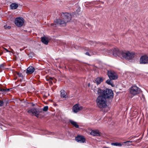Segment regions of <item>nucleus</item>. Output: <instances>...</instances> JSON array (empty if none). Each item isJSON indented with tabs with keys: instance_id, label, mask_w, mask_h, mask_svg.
Instances as JSON below:
<instances>
[{
	"instance_id": "nucleus-24",
	"label": "nucleus",
	"mask_w": 148,
	"mask_h": 148,
	"mask_svg": "<svg viewBox=\"0 0 148 148\" xmlns=\"http://www.w3.org/2000/svg\"><path fill=\"white\" fill-rule=\"evenodd\" d=\"M48 109V107L47 106H45L43 108V110L44 111H47Z\"/></svg>"
},
{
	"instance_id": "nucleus-11",
	"label": "nucleus",
	"mask_w": 148,
	"mask_h": 148,
	"mask_svg": "<svg viewBox=\"0 0 148 148\" xmlns=\"http://www.w3.org/2000/svg\"><path fill=\"white\" fill-rule=\"evenodd\" d=\"M82 107L78 104H76L73 107V110L74 113H76L82 109Z\"/></svg>"
},
{
	"instance_id": "nucleus-1",
	"label": "nucleus",
	"mask_w": 148,
	"mask_h": 148,
	"mask_svg": "<svg viewBox=\"0 0 148 148\" xmlns=\"http://www.w3.org/2000/svg\"><path fill=\"white\" fill-rule=\"evenodd\" d=\"M94 91L96 93L104 97L106 99L112 100L113 98V92L111 89L107 88L103 90L100 88H97L94 89Z\"/></svg>"
},
{
	"instance_id": "nucleus-17",
	"label": "nucleus",
	"mask_w": 148,
	"mask_h": 148,
	"mask_svg": "<svg viewBox=\"0 0 148 148\" xmlns=\"http://www.w3.org/2000/svg\"><path fill=\"white\" fill-rule=\"evenodd\" d=\"M61 97L62 98H68V97L66 96V93L64 90H61Z\"/></svg>"
},
{
	"instance_id": "nucleus-9",
	"label": "nucleus",
	"mask_w": 148,
	"mask_h": 148,
	"mask_svg": "<svg viewBox=\"0 0 148 148\" xmlns=\"http://www.w3.org/2000/svg\"><path fill=\"white\" fill-rule=\"evenodd\" d=\"M108 75L110 79L115 80L117 78V76L114 71H108Z\"/></svg>"
},
{
	"instance_id": "nucleus-21",
	"label": "nucleus",
	"mask_w": 148,
	"mask_h": 148,
	"mask_svg": "<svg viewBox=\"0 0 148 148\" xmlns=\"http://www.w3.org/2000/svg\"><path fill=\"white\" fill-rule=\"evenodd\" d=\"M111 145H112L119 147L121 146L122 145L121 143H111Z\"/></svg>"
},
{
	"instance_id": "nucleus-29",
	"label": "nucleus",
	"mask_w": 148,
	"mask_h": 148,
	"mask_svg": "<svg viewBox=\"0 0 148 148\" xmlns=\"http://www.w3.org/2000/svg\"><path fill=\"white\" fill-rule=\"evenodd\" d=\"M3 104V101L0 100V106H2Z\"/></svg>"
},
{
	"instance_id": "nucleus-32",
	"label": "nucleus",
	"mask_w": 148,
	"mask_h": 148,
	"mask_svg": "<svg viewBox=\"0 0 148 148\" xmlns=\"http://www.w3.org/2000/svg\"><path fill=\"white\" fill-rule=\"evenodd\" d=\"M130 142V141H127V142H124L123 143H128V142Z\"/></svg>"
},
{
	"instance_id": "nucleus-2",
	"label": "nucleus",
	"mask_w": 148,
	"mask_h": 148,
	"mask_svg": "<svg viewBox=\"0 0 148 148\" xmlns=\"http://www.w3.org/2000/svg\"><path fill=\"white\" fill-rule=\"evenodd\" d=\"M61 19H57L54 21L56 24L60 25L61 26H65L66 25L67 23L71 19V15L68 13H63L62 14Z\"/></svg>"
},
{
	"instance_id": "nucleus-12",
	"label": "nucleus",
	"mask_w": 148,
	"mask_h": 148,
	"mask_svg": "<svg viewBox=\"0 0 148 148\" xmlns=\"http://www.w3.org/2000/svg\"><path fill=\"white\" fill-rule=\"evenodd\" d=\"M75 140L79 143H84L85 141V139L84 137L82 136L78 135L75 138Z\"/></svg>"
},
{
	"instance_id": "nucleus-35",
	"label": "nucleus",
	"mask_w": 148,
	"mask_h": 148,
	"mask_svg": "<svg viewBox=\"0 0 148 148\" xmlns=\"http://www.w3.org/2000/svg\"><path fill=\"white\" fill-rule=\"evenodd\" d=\"M50 79H52V77H50Z\"/></svg>"
},
{
	"instance_id": "nucleus-23",
	"label": "nucleus",
	"mask_w": 148,
	"mask_h": 148,
	"mask_svg": "<svg viewBox=\"0 0 148 148\" xmlns=\"http://www.w3.org/2000/svg\"><path fill=\"white\" fill-rule=\"evenodd\" d=\"M16 74L19 77H22V79H23V75L22 73L19 72H17Z\"/></svg>"
},
{
	"instance_id": "nucleus-19",
	"label": "nucleus",
	"mask_w": 148,
	"mask_h": 148,
	"mask_svg": "<svg viewBox=\"0 0 148 148\" xmlns=\"http://www.w3.org/2000/svg\"><path fill=\"white\" fill-rule=\"evenodd\" d=\"M95 81L97 84L98 85L103 81V79L102 77H98L96 79Z\"/></svg>"
},
{
	"instance_id": "nucleus-28",
	"label": "nucleus",
	"mask_w": 148,
	"mask_h": 148,
	"mask_svg": "<svg viewBox=\"0 0 148 148\" xmlns=\"http://www.w3.org/2000/svg\"><path fill=\"white\" fill-rule=\"evenodd\" d=\"M96 43L94 42H91L90 43V44L91 45H95Z\"/></svg>"
},
{
	"instance_id": "nucleus-33",
	"label": "nucleus",
	"mask_w": 148,
	"mask_h": 148,
	"mask_svg": "<svg viewBox=\"0 0 148 148\" xmlns=\"http://www.w3.org/2000/svg\"><path fill=\"white\" fill-rule=\"evenodd\" d=\"M6 90V91H8L9 90V89H5Z\"/></svg>"
},
{
	"instance_id": "nucleus-16",
	"label": "nucleus",
	"mask_w": 148,
	"mask_h": 148,
	"mask_svg": "<svg viewBox=\"0 0 148 148\" xmlns=\"http://www.w3.org/2000/svg\"><path fill=\"white\" fill-rule=\"evenodd\" d=\"M18 5L17 3H13L10 4V7L11 9L12 10H14L17 8L18 7Z\"/></svg>"
},
{
	"instance_id": "nucleus-30",
	"label": "nucleus",
	"mask_w": 148,
	"mask_h": 148,
	"mask_svg": "<svg viewBox=\"0 0 148 148\" xmlns=\"http://www.w3.org/2000/svg\"><path fill=\"white\" fill-rule=\"evenodd\" d=\"M6 90L5 89L1 88L0 89V91L1 92H4L6 91Z\"/></svg>"
},
{
	"instance_id": "nucleus-27",
	"label": "nucleus",
	"mask_w": 148,
	"mask_h": 148,
	"mask_svg": "<svg viewBox=\"0 0 148 148\" xmlns=\"http://www.w3.org/2000/svg\"><path fill=\"white\" fill-rule=\"evenodd\" d=\"M4 27L6 29H10L11 28V27L10 26H7L6 25H4Z\"/></svg>"
},
{
	"instance_id": "nucleus-5",
	"label": "nucleus",
	"mask_w": 148,
	"mask_h": 148,
	"mask_svg": "<svg viewBox=\"0 0 148 148\" xmlns=\"http://www.w3.org/2000/svg\"><path fill=\"white\" fill-rule=\"evenodd\" d=\"M27 112L29 114L32 113V115H34L37 117H38L40 113L38 109L34 108L29 109Z\"/></svg>"
},
{
	"instance_id": "nucleus-4",
	"label": "nucleus",
	"mask_w": 148,
	"mask_h": 148,
	"mask_svg": "<svg viewBox=\"0 0 148 148\" xmlns=\"http://www.w3.org/2000/svg\"><path fill=\"white\" fill-rule=\"evenodd\" d=\"M134 53L132 52L123 51L122 52V58L128 60L132 59L134 57Z\"/></svg>"
},
{
	"instance_id": "nucleus-7",
	"label": "nucleus",
	"mask_w": 148,
	"mask_h": 148,
	"mask_svg": "<svg viewBox=\"0 0 148 148\" xmlns=\"http://www.w3.org/2000/svg\"><path fill=\"white\" fill-rule=\"evenodd\" d=\"M24 20L22 17H18L16 18L14 23L15 25L18 27L22 26L24 23Z\"/></svg>"
},
{
	"instance_id": "nucleus-10",
	"label": "nucleus",
	"mask_w": 148,
	"mask_h": 148,
	"mask_svg": "<svg viewBox=\"0 0 148 148\" xmlns=\"http://www.w3.org/2000/svg\"><path fill=\"white\" fill-rule=\"evenodd\" d=\"M140 64H146L148 63V56L146 55L142 56L140 59Z\"/></svg>"
},
{
	"instance_id": "nucleus-25",
	"label": "nucleus",
	"mask_w": 148,
	"mask_h": 148,
	"mask_svg": "<svg viewBox=\"0 0 148 148\" xmlns=\"http://www.w3.org/2000/svg\"><path fill=\"white\" fill-rule=\"evenodd\" d=\"M28 56L29 57L32 58L34 56V54L33 53H31L28 54Z\"/></svg>"
},
{
	"instance_id": "nucleus-6",
	"label": "nucleus",
	"mask_w": 148,
	"mask_h": 148,
	"mask_svg": "<svg viewBox=\"0 0 148 148\" xmlns=\"http://www.w3.org/2000/svg\"><path fill=\"white\" fill-rule=\"evenodd\" d=\"M140 89L136 86H133L130 89V93L133 95H136L139 93Z\"/></svg>"
},
{
	"instance_id": "nucleus-3",
	"label": "nucleus",
	"mask_w": 148,
	"mask_h": 148,
	"mask_svg": "<svg viewBox=\"0 0 148 148\" xmlns=\"http://www.w3.org/2000/svg\"><path fill=\"white\" fill-rule=\"evenodd\" d=\"M98 96L96 100V103L97 106L101 109H104V111L106 112L108 109L107 105L106 99L100 95Z\"/></svg>"
},
{
	"instance_id": "nucleus-8",
	"label": "nucleus",
	"mask_w": 148,
	"mask_h": 148,
	"mask_svg": "<svg viewBox=\"0 0 148 148\" xmlns=\"http://www.w3.org/2000/svg\"><path fill=\"white\" fill-rule=\"evenodd\" d=\"M111 51L113 53V55L115 57H119L122 58V52L123 51H119L117 48H114Z\"/></svg>"
},
{
	"instance_id": "nucleus-15",
	"label": "nucleus",
	"mask_w": 148,
	"mask_h": 148,
	"mask_svg": "<svg viewBox=\"0 0 148 148\" xmlns=\"http://www.w3.org/2000/svg\"><path fill=\"white\" fill-rule=\"evenodd\" d=\"M84 49L85 51L89 52L91 56L95 54L96 53V52L92 49H89L87 47H85Z\"/></svg>"
},
{
	"instance_id": "nucleus-13",
	"label": "nucleus",
	"mask_w": 148,
	"mask_h": 148,
	"mask_svg": "<svg viewBox=\"0 0 148 148\" xmlns=\"http://www.w3.org/2000/svg\"><path fill=\"white\" fill-rule=\"evenodd\" d=\"M35 70V68L32 66H29L27 69L26 73L27 74H31L33 73Z\"/></svg>"
},
{
	"instance_id": "nucleus-34",
	"label": "nucleus",
	"mask_w": 148,
	"mask_h": 148,
	"mask_svg": "<svg viewBox=\"0 0 148 148\" xmlns=\"http://www.w3.org/2000/svg\"><path fill=\"white\" fill-rule=\"evenodd\" d=\"M35 106V104H33V105H32V106Z\"/></svg>"
},
{
	"instance_id": "nucleus-14",
	"label": "nucleus",
	"mask_w": 148,
	"mask_h": 148,
	"mask_svg": "<svg viewBox=\"0 0 148 148\" xmlns=\"http://www.w3.org/2000/svg\"><path fill=\"white\" fill-rule=\"evenodd\" d=\"M90 134L93 136H99L100 135L99 132L97 130H92Z\"/></svg>"
},
{
	"instance_id": "nucleus-20",
	"label": "nucleus",
	"mask_w": 148,
	"mask_h": 148,
	"mask_svg": "<svg viewBox=\"0 0 148 148\" xmlns=\"http://www.w3.org/2000/svg\"><path fill=\"white\" fill-rule=\"evenodd\" d=\"M69 121L71 123V124L75 127L77 128H79V126L77 124V123L76 122L73 121L71 120H69Z\"/></svg>"
},
{
	"instance_id": "nucleus-18",
	"label": "nucleus",
	"mask_w": 148,
	"mask_h": 148,
	"mask_svg": "<svg viewBox=\"0 0 148 148\" xmlns=\"http://www.w3.org/2000/svg\"><path fill=\"white\" fill-rule=\"evenodd\" d=\"M41 40L42 42L45 45H47L48 43V40L47 38L44 37H41Z\"/></svg>"
},
{
	"instance_id": "nucleus-31",
	"label": "nucleus",
	"mask_w": 148,
	"mask_h": 148,
	"mask_svg": "<svg viewBox=\"0 0 148 148\" xmlns=\"http://www.w3.org/2000/svg\"><path fill=\"white\" fill-rule=\"evenodd\" d=\"M4 49L7 52H10V51H9L7 49H6V48H4Z\"/></svg>"
},
{
	"instance_id": "nucleus-26",
	"label": "nucleus",
	"mask_w": 148,
	"mask_h": 148,
	"mask_svg": "<svg viewBox=\"0 0 148 148\" xmlns=\"http://www.w3.org/2000/svg\"><path fill=\"white\" fill-rule=\"evenodd\" d=\"M85 55L88 56H91V54L88 51H87V52H86L85 53Z\"/></svg>"
},
{
	"instance_id": "nucleus-22",
	"label": "nucleus",
	"mask_w": 148,
	"mask_h": 148,
	"mask_svg": "<svg viewBox=\"0 0 148 148\" xmlns=\"http://www.w3.org/2000/svg\"><path fill=\"white\" fill-rule=\"evenodd\" d=\"M112 79H109L107 80L106 81V83L108 84L111 85L112 86V85H113L112 84L113 83L112 82Z\"/></svg>"
},
{
	"instance_id": "nucleus-36",
	"label": "nucleus",
	"mask_w": 148,
	"mask_h": 148,
	"mask_svg": "<svg viewBox=\"0 0 148 148\" xmlns=\"http://www.w3.org/2000/svg\"><path fill=\"white\" fill-rule=\"evenodd\" d=\"M2 65H0V67H1L2 66Z\"/></svg>"
}]
</instances>
